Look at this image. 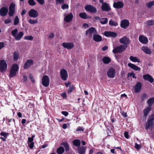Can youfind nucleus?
<instances>
[{
  "mask_svg": "<svg viewBox=\"0 0 154 154\" xmlns=\"http://www.w3.org/2000/svg\"><path fill=\"white\" fill-rule=\"evenodd\" d=\"M19 23V20L18 17L16 16L14 18V25H17Z\"/></svg>",
  "mask_w": 154,
  "mask_h": 154,
  "instance_id": "ea45409f",
  "label": "nucleus"
},
{
  "mask_svg": "<svg viewBox=\"0 0 154 154\" xmlns=\"http://www.w3.org/2000/svg\"><path fill=\"white\" fill-rule=\"evenodd\" d=\"M64 2V0H56L57 4L63 3Z\"/></svg>",
  "mask_w": 154,
  "mask_h": 154,
  "instance_id": "13d9d810",
  "label": "nucleus"
},
{
  "mask_svg": "<svg viewBox=\"0 0 154 154\" xmlns=\"http://www.w3.org/2000/svg\"><path fill=\"white\" fill-rule=\"evenodd\" d=\"M60 74L62 80L64 81H66L67 80L68 77V74L66 69H63L61 70Z\"/></svg>",
  "mask_w": 154,
  "mask_h": 154,
  "instance_id": "39448f33",
  "label": "nucleus"
},
{
  "mask_svg": "<svg viewBox=\"0 0 154 154\" xmlns=\"http://www.w3.org/2000/svg\"><path fill=\"white\" fill-rule=\"evenodd\" d=\"M143 78L145 80L151 83L153 82L154 81L153 78L149 74L143 75Z\"/></svg>",
  "mask_w": 154,
  "mask_h": 154,
  "instance_id": "4468645a",
  "label": "nucleus"
},
{
  "mask_svg": "<svg viewBox=\"0 0 154 154\" xmlns=\"http://www.w3.org/2000/svg\"><path fill=\"white\" fill-rule=\"evenodd\" d=\"M126 47V46L121 45L114 48L112 51L115 54L120 53L125 51Z\"/></svg>",
  "mask_w": 154,
  "mask_h": 154,
  "instance_id": "f03ea898",
  "label": "nucleus"
},
{
  "mask_svg": "<svg viewBox=\"0 0 154 154\" xmlns=\"http://www.w3.org/2000/svg\"><path fill=\"white\" fill-rule=\"evenodd\" d=\"M64 15L65 16L64 17V20L66 23H69L71 22L73 17V15L72 13H70L66 15H65V14Z\"/></svg>",
  "mask_w": 154,
  "mask_h": 154,
  "instance_id": "9b49d317",
  "label": "nucleus"
},
{
  "mask_svg": "<svg viewBox=\"0 0 154 154\" xmlns=\"http://www.w3.org/2000/svg\"><path fill=\"white\" fill-rule=\"evenodd\" d=\"M84 129L81 128V127H79L78 128L76 129V131H84Z\"/></svg>",
  "mask_w": 154,
  "mask_h": 154,
  "instance_id": "0e129e2a",
  "label": "nucleus"
},
{
  "mask_svg": "<svg viewBox=\"0 0 154 154\" xmlns=\"http://www.w3.org/2000/svg\"><path fill=\"white\" fill-rule=\"evenodd\" d=\"M119 42L122 44L127 45L130 43V40L129 38L124 36L120 39Z\"/></svg>",
  "mask_w": 154,
  "mask_h": 154,
  "instance_id": "a211bd4d",
  "label": "nucleus"
},
{
  "mask_svg": "<svg viewBox=\"0 0 154 154\" xmlns=\"http://www.w3.org/2000/svg\"><path fill=\"white\" fill-rule=\"evenodd\" d=\"M153 126V122H152L148 120L145 126V129L148 130L149 129L152 128Z\"/></svg>",
  "mask_w": 154,
  "mask_h": 154,
  "instance_id": "a878e982",
  "label": "nucleus"
},
{
  "mask_svg": "<svg viewBox=\"0 0 154 154\" xmlns=\"http://www.w3.org/2000/svg\"><path fill=\"white\" fill-rule=\"evenodd\" d=\"M79 16L80 17L84 19L89 18V16L85 12L80 13L79 14Z\"/></svg>",
  "mask_w": 154,
  "mask_h": 154,
  "instance_id": "2f4dec72",
  "label": "nucleus"
},
{
  "mask_svg": "<svg viewBox=\"0 0 154 154\" xmlns=\"http://www.w3.org/2000/svg\"><path fill=\"white\" fill-rule=\"evenodd\" d=\"M0 134L1 135L3 136L4 137L6 138L8 136L9 134L5 132H2Z\"/></svg>",
  "mask_w": 154,
  "mask_h": 154,
  "instance_id": "49530a36",
  "label": "nucleus"
},
{
  "mask_svg": "<svg viewBox=\"0 0 154 154\" xmlns=\"http://www.w3.org/2000/svg\"><path fill=\"white\" fill-rule=\"evenodd\" d=\"M74 88L73 85H70L69 87V89L68 90V92L70 93L74 90Z\"/></svg>",
  "mask_w": 154,
  "mask_h": 154,
  "instance_id": "a18cd8bd",
  "label": "nucleus"
},
{
  "mask_svg": "<svg viewBox=\"0 0 154 154\" xmlns=\"http://www.w3.org/2000/svg\"><path fill=\"white\" fill-rule=\"evenodd\" d=\"M33 139L32 138L29 137L28 138V141H27L28 143L33 142Z\"/></svg>",
  "mask_w": 154,
  "mask_h": 154,
  "instance_id": "052dcab7",
  "label": "nucleus"
},
{
  "mask_svg": "<svg viewBox=\"0 0 154 154\" xmlns=\"http://www.w3.org/2000/svg\"><path fill=\"white\" fill-rule=\"evenodd\" d=\"M104 35L106 37H111L113 38L117 36V34L116 32L110 31H105Z\"/></svg>",
  "mask_w": 154,
  "mask_h": 154,
  "instance_id": "ddd939ff",
  "label": "nucleus"
},
{
  "mask_svg": "<svg viewBox=\"0 0 154 154\" xmlns=\"http://www.w3.org/2000/svg\"><path fill=\"white\" fill-rule=\"evenodd\" d=\"M113 7L117 9H120L122 8L124 6L123 2L121 1H118L114 2L113 5Z\"/></svg>",
  "mask_w": 154,
  "mask_h": 154,
  "instance_id": "dca6fc26",
  "label": "nucleus"
},
{
  "mask_svg": "<svg viewBox=\"0 0 154 154\" xmlns=\"http://www.w3.org/2000/svg\"><path fill=\"white\" fill-rule=\"evenodd\" d=\"M50 79L47 75H44L42 79V84L45 87H47L49 85Z\"/></svg>",
  "mask_w": 154,
  "mask_h": 154,
  "instance_id": "7ed1b4c3",
  "label": "nucleus"
},
{
  "mask_svg": "<svg viewBox=\"0 0 154 154\" xmlns=\"http://www.w3.org/2000/svg\"><path fill=\"white\" fill-rule=\"evenodd\" d=\"M97 33V32L95 28L93 27H91L86 31L85 34L89 35L90 37H91L93 35H94Z\"/></svg>",
  "mask_w": 154,
  "mask_h": 154,
  "instance_id": "0eeeda50",
  "label": "nucleus"
},
{
  "mask_svg": "<svg viewBox=\"0 0 154 154\" xmlns=\"http://www.w3.org/2000/svg\"><path fill=\"white\" fill-rule=\"evenodd\" d=\"M18 29H15L14 30H12L11 32V34L14 37L17 35V34L18 32Z\"/></svg>",
  "mask_w": 154,
  "mask_h": 154,
  "instance_id": "79ce46f5",
  "label": "nucleus"
},
{
  "mask_svg": "<svg viewBox=\"0 0 154 154\" xmlns=\"http://www.w3.org/2000/svg\"><path fill=\"white\" fill-rule=\"evenodd\" d=\"M19 57V54L16 52H15L14 54L13 58L14 60L17 61Z\"/></svg>",
  "mask_w": 154,
  "mask_h": 154,
  "instance_id": "37998d69",
  "label": "nucleus"
},
{
  "mask_svg": "<svg viewBox=\"0 0 154 154\" xmlns=\"http://www.w3.org/2000/svg\"><path fill=\"white\" fill-rule=\"evenodd\" d=\"M86 147L84 146H82L78 147V153L80 154H84L85 152Z\"/></svg>",
  "mask_w": 154,
  "mask_h": 154,
  "instance_id": "bb28decb",
  "label": "nucleus"
},
{
  "mask_svg": "<svg viewBox=\"0 0 154 154\" xmlns=\"http://www.w3.org/2000/svg\"><path fill=\"white\" fill-rule=\"evenodd\" d=\"M28 146L30 149H32L33 148L34 145V142H31L28 143Z\"/></svg>",
  "mask_w": 154,
  "mask_h": 154,
  "instance_id": "603ef678",
  "label": "nucleus"
},
{
  "mask_svg": "<svg viewBox=\"0 0 154 154\" xmlns=\"http://www.w3.org/2000/svg\"><path fill=\"white\" fill-rule=\"evenodd\" d=\"M151 109L150 106H148L146 109H144V115L146 118L148 115V114L149 112L151 110Z\"/></svg>",
  "mask_w": 154,
  "mask_h": 154,
  "instance_id": "cd10ccee",
  "label": "nucleus"
},
{
  "mask_svg": "<svg viewBox=\"0 0 154 154\" xmlns=\"http://www.w3.org/2000/svg\"><path fill=\"white\" fill-rule=\"evenodd\" d=\"M23 35V32H20L17 35H16L14 37V38L16 40H20L22 37Z\"/></svg>",
  "mask_w": 154,
  "mask_h": 154,
  "instance_id": "c85d7f7f",
  "label": "nucleus"
},
{
  "mask_svg": "<svg viewBox=\"0 0 154 154\" xmlns=\"http://www.w3.org/2000/svg\"><path fill=\"white\" fill-rule=\"evenodd\" d=\"M18 69L19 66L17 64H13L11 67L9 76V78H12L16 76L17 72L18 71Z\"/></svg>",
  "mask_w": 154,
  "mask_h": 154,
  "instance_id": "f257e3e1",
  "label": "nucleus"
},
{
  "mask_svg": "<svg viewBox=\"0 0 154 154\" xmlns=\"http://www.w3.org/2000/svg\"><path fill=\"white\" fill-rule=\"evenodd\" d=\"M15 5L12 3L10 5L8 13V15L10 16H13L14 14L15 11Z\"/></svg>",
  "mask_w": 154,
  "mask_h": 154,
  "instance_id": "9d476101",
  "label": "nucleus"
},
{
  "mask_svg": "<svg viewBox=\"0 0 154 154\" xmlns=\"http://www.w3.org/2000/svg\"><path fill=\"white\" fill-rule=\"evenodd\" d=\"M7 64L5 60L0 61V71L2 72H5L7 69Z\"/></svg>",
  "mask_w": 154,
  "mask_h": 154,
  "instance_id": "20e7f679",
  "label": "nucleus"
},
{
  "mask_svg": "<svg viewBox=\"0 0 154 154\" xmlns=\"http://www.w3.org/2000/svg\"><path fill=\"white\" fill-rule=\"evenodd\" d=\"M28 22L31 24H33L38 23V21L37 19L32 20L30 19L29 20Z\"/></svg>",
  "mask_w": 154,
  "mask_h": 154,
  "instance_id": "4c0bfd02",
  "label": "nucleus"
},
{
  "mask_svg": "<svg viewBox=\"0 0 154 154\" xmlns=\"http://www.w3.org/2000/svg\"><path fill=\"white\" fill-rule=\"evenodd\" d=\"M62 46L68 49H70L73 47L74 45L72 42H64L63 43Z\"/></svg>",
  "mask_w": 154,
  "mask_h": 154,
  "instance_id": "f8f14e48",
  "label": "nucleus"
},
{
  "mask_svg": "<svg viewBox=\"0 0 154 154\" xmlns=\"http://www.w3.org/2000/svg\"><path fill=\"white\" fill-rule=\"evenodd\" d=\"M61 113L62 114L64 115L65 116H67L68 115V113L66 111H62Z\"/></svg>",
  "mask_w": 154,
  "mask_h": 154,
  "instance_id": "bf43d9fd",
  "label": "nucleus"
},
{
  "mask_svg": "<svg viewBox=\"0 0 154 154\" xmlns=\"http://www.w3.org/2000/svg\"><path fill=\"white\" fill-rule=\"evenodd\" d=\"M128 66L135 71H140V68L131 63H128Z\"/></svg>",
  "mask_w": 154,
  "mask_h": 154,
  "instance_id": "393cba45",
  "label": "nucleus"
},
{
  "mask_svg": "<svg viewBox=\"0 0 154 154\" xmlns=\"http://www.w3.org/2000/svg\"><path fill=\"white\" fill-rule=\"evenodd\" d=\"M130 60L133 62H137L138 63L140 62V60L137 57H134L132 56H131L129 57Z\"/></svg>",
  "mask_w": 154,
  "mask_h": 154,
  "instance_id": "7c9ffc66",
  "label": "nucleus"
},
{
  "mask_svg": "<svg viewBox=\"0 0 154 154\" xmlns=\"http://www.w3.org/2000/svg\"><path fill=\"white\" fill-rule=\"evenodd\" d=\"M24 39L29 40H32L33 39V37L31 35H29L25 37Z\"/></svg>",
  "mask_w": 154,
  "mask_h": 154,
  "instance_id": "3c124183",
  "label": "nucleus"
},
{
  "mask_svg": "<svg viewBox=\"0 0 154 154\" xmlns=\"http://www.w3.org/2000/svg\"><path fill=\"white\" fill-rule=\"evenodd\" d=\"M61 8L63 10L68 9L69 8V5L66 4H64L61 6Z\"/></svg>",
  "mask_w": 154,
  "mask_h": 154,
  "instance_id": "09e8293b",
  "label": "nucleus"
},
{
  "mask_svg": "<svg viewBox=\"0 0 154 154\" xmlns=\"http://www.w3.org/2000/svg\"><path fill=\"white\" fill-rule=\"evenodd\" d=\"M29 77L30 79L31 80V81L33 83L35 82V80L34 79V78L32 76V75L31 74H30L29 75Z\"/></svg>",
  "mask_w": 154,
  "mask_h": 154,
  "instance_id": "4d7b16f0",
  "label": "nucleus"
},
{
  "mask_svg": "<svg viewBox=\"0 0 154 154\" xmlns=\"http://www.w3.org/2000/svg\"><path fill=\"white\" fill-rule=\"evenodd\" d=\"M27 78L26 76L24 75L23 76V82L27 81Z\"/></svg>",
  "mask_w": 154,
  "mask_h": 154,
  "instance_id": "774afa93",
  "label": "nucleus"
},
{
  "mask_svg": "<svg viewBox=\"0 0 154 154\" xmlns=\"http://www.w3.org/2000/svg\"><path fill=\"white\" fill-rule=\"evenodd\" d=\"M28 3L31 6H34L36 4V2L34 0H28Z\"/></svg>",
  "mask_w": 154,
  "mask_h": 154,
  "instance_id": "a19ab883",
  "label": "nucleus"
},
{
  "mask_svg": "<svg viewBox=\"0 0 154 154\" xmlns=\"http://www.w3.org/2000/svg\"><path fill=\"white\" fill-rule=\"evenodd\" d=\"M4 47V43L2 42H0V50Z\"/></svg>",
  "mask_w": 154,
  "mask_h": 154,
  "instance_id": "338daca9",
  "label": "nucleus"
},
{
  "mask_svg": "<svg viewBox=\"0 0 154 154\" xmlns=\"http://www.w3.org/2000/svg\"><path fill=\"white\" fill-rule=\"evenodd\" d=\"M142 84L139 82H137L135 87V92H139L141 89Z\"/></svg>",
  "mask_w": 154,
  "mask_h": 154,
  "instance_id": "b1692460",
  "label": "nucleus"
},
{
  "mask_svg": "<svg viewBox=\"0 0 154 154\" xmlns=\"http://www.w3.org/2000/svg\"><path fill=\"white\" fill-rule=\"evenodd\" d=\"M85 10L87 11L92 13H95L97 12V9L95 7L91 5H87L85 7Z\"/></svg>",
  "mask_w": 154,
  "mask_h": 154,
  "instance_id": "423d86ee",
  "label": "nucleus"
},
{
  "mask_svg": "<svg viewBox=\"0 0 154 154\" xmlns=\"http://www.w3.org/2000/svg\"><path fill=\"white\" fill-rule=\"evenodd\" d=\"M93 40L96 42H98L102 40V38L101 36L98 34L94 35H93Z\"/></svg>",
  "mask_w": 154,
  "mask_h": 154,
  "instance_id": "4be33fe9",
  "label": "nucleus"
},
{
  "mask_svg": "<svg viewBox=\"0 0 154 154\" xmlns=\"http://www.w3.org/2000/svg\"><path fill=\"white\" fill-rule=\"evenodd\" d=\"M154 5V1L150 2L149 3L146 4L147 6L149 8H151Z\"/></svg>",
  "mask_w": 154,
  "mask_h": 154,
  "instance_id": "c03bdc74",
  "label": "nucleus"
},
{
  "mask_svg": "<svg viewBox=\"0 0 154 154\" xmlns=\"http://www.w3.org/2000/svg\"><path fill=\"white\" fill-rule=\"evenodd\" d=\"M101 8L103 11H108L110 10L111 8L108 4L106 3H104L102 6Z\"/></svg>",
  "mask_w": 154,
  "mask_h": 154,
  "instance_id": "412c9836",
  "label": "nucleus"
},
{
  "mask_svg": "<svg viewBox=\"0 0 154 154\" xmlns=\"http://www.w3.org/2000/svg\"><path fill=\"white\" fill-rule=\"evenodd\" d=\"M154 120V114L151 115L149 117V119L148 120L153 122Z\"/></svg>",
  "mask_w": 154,
  "mask_h": 154,
  "instance_id": "de8ad7c7",
  "label": "nucleus"
},
{
  "mask_svg": "<svg viewBox=\"0 0 154 154\" xmlns=\"http://www.w3.org/2000/svg\"><path fill=\"white\" fill-rule=\"evenodd\" d=\"M124 134L125 137L126 138H127V139L128 138L129 135H128V132H125L124 133Z\"/></svg>",
  "mask_w": 154,
  "mask_h": 154,
  "instance_id": "680f3d73",
  "label": "nucleus"
},
{
  "mask_svg": "<svg viewBox=\"0 0 154 154\" xmlns=\"http://www.w3.org/2000/svg\"><path fill=\"white\" fill-rule=\"evenodd\" d=\"M139 41L143 44H146L148 42L147 38L143 35H140L139 37Z\"/></svg>",
  "mask_w": 154,
  "mask_h": 154,
  "instance_id": "6ab92c4d",
  "label": "nucleus"
},
{
  "mask_svg": "<svg viewBox=\"0 0 154 154\" xmlns=\"http://www.w3.org/2000/svg\"><path fill=\"white\" fill-rule=\"evenodd\" d=\"M29 16L31 17L36 18L38 16V11L34 9H31L28 12Z\"/></svg>",
  "mask_w": 154,
  "mask_h": 154,
  "instance_id": "6e6552de",
  "label": "nucleus"
},
{
  "mask_svg": "<svg viewBox=\"0 0 154 154\" xmlns=\"http://www.w3.org/2000/svg\"><path fill=\"white\" fill-rule=\"evenodd\" d=\"M102 61L105 64H108L111 61L110 58L107 57H105L102 59Z\"/></svg>",
  "mask_w": 154,
  "mask_h": 154,
  "instance_id": "c756f323",
  "label": "nucleus"
},
{
  "mask_svg": "<svg viewBox=\"0 0 154 154\" xmlns=\"http://www.w3.org/2000/svg\"><path fill=\"white\" fill-rule=\"evenodd\" d=\"M129 25V21L127 20H123L121 23V27L122 28H126Z\"/></svg>",
  "mask_w": 154,
  "mask_h": 154,
  "instance_id": "aec40b11",
  "label": "nucleus"
},
{
  "mask_svg": "<svg viewBox=\"0 0 154 154\" xmlns=\"http://www.w3.org/2000/svg\"><path fill=\"white\" fill-rule=\"evenodd\" d=\"M141 49L147 54H151L152 53L151 50L147 47L143 46L141 48Z\"/></svg>",
  "mask_w": 154,
  "mask_h": 154,
  "instance_id": "5701e85b",
  "label": "nucleus"
},
{
  "mask_svg": "<svg viewBox=\"0 0 154 154\" xmlns=\"http://www.w3.org/2000/svg\"><path fill=\"white\" fill-rule=\"evenodd\" d=\"M109 24L111 26H116L118 25V23L112 20H110L109 21Z\"/></svg>",
  "mask_w": 154,
  "mask_h": 154,
  "instance_id": "f704fd0d",
  "label": "nucleus"
},
{
  "mask_svg": "<svg viewBox=\"0 0 154 154\" xmlns=\"http://www.w3.org/2000/svg\"><path fill=\"white\" fill-rule=\"evenodd\" d=\"M147 25L149 26H151L154 24V20H149L147 21Z\"/></svg>",
  "mask_w": 154,
  "mask_h": 154,
  "instance_id": "8fccbe9b",
  "label": "nucleus"
},
{
  "mask_svg": "<svg viewBox=\"0 0 154 154\" xmlns=\"http://www.w3.org/2000/svg\"><path fill=\"white\" fill-rule=\"evenodd\" d=\"M8 12V8L3 7L0 9V15L2 16H5L7 14Z\"/></svg>",
  "mask_w": 154,
  "mask_h": 154,
  "instance_id": "f3484780",
  "label": "nucleus"
},
{
  "mask_svg": "<svg viewBox=\"0 0 154 154\" xmlns=\"http://www.w3.org/2000/svg\"><path fill=\"white\" fill-rule=\"evenodd\" d=\"M26 13V11L25 9L23 10L21 12V15L22 16L25 14Z\"/></svg>",
  "mask_w": 154,
  "mask_h": 154,
  "instance_id": "e2e57ef3",
  "label": "nucleus"
},
{
  "mask_svg": "<svg viewBox=\"0 0 154 154\" xmlns=\"http://www.w3.org/2000/svg\"><path fill=\"white\" fill-rule=\"evenodd\" d=\"M108 22V19L106 18H103L101 19L100 21L101 23L102 24H106Z\"/></svg>",
  "mask_w": 154,
  "mask_h": 154,
  "instance_id": "58836bf2",
  "label": "nucleus"
},
{
  "mask_svg": "<svg viewBox=\"0 0 154 154\" xmlns=\"http://www.w3.org/2000/svg\"><path fill=\"white\" fill-rule=\"evenodd\" d=\"M154 103V98L152 97L149 98L148 101V106H150L151 108V106L153 103Z\"/></svg>",
  "mask_w": 154,
  "mask_h": 154,
  "instance_id": "72a5a7b5",
  "label": "nucleus"
},
{
  "mask_svg": "<svg viewBox=\"0 0 154 154\" xmlns=\"http://www.w3.org/2000/svg\"><path fill=\"white\" fill-rule=\"evenodd\" d=\"M64 151V149L62 146H60L57 149V152L58 154H62Z\"/></svg>",
  "mask_w": 154,
  "mask_h": 154,
  "instance_id": "473e14b6",
  "label": "nucleus"
},
{
  "mask_svg": "<svg viewBox=\"0 0 154 154\" xmlns=\"http://www.w3.org/2000/svg\"><path fill=\"white\" fill-rule=\"evenodd\" d=\"M36 1L41 5H43L45 3L44 0H36Z\"/></svg>",
  "mask_w": 154,
  "mask_h": 154,
  "instance_id": "864d4df0",
  "label": "nucleus"
},
{
  "mask_svg": "<svg viewBox=\"0 0 154 154\" xmlns=\"http://www.w3.org/2000/svg\"><path fill=\"white\" fill-rule=\"evenodd\" d=\"M146 97V94H143L142 95V96H141V98L142 100H143Z\"/></svg>",
  "mask_w": 154,
  "mask_h": 154,
  "instance_id": "69168bd1",
  "label": "nucleus"
},
{
  "mask_svg": "<svg viewBox=\"0 0 154 154\" xmlns=\"http://www.w3.org/2000/svg\"><path fill=\"white\" fill-rule=\"evenodd\" d=\"M73 144L76 146H79L80 145V142L79 140H75L73 142Z\"/></svg>",
  "mask_w": 154,
  "mask_h": 154,
  "instance_id": "e433bc0d",
  "label": "nucleus"
},
{
  "mask_svg": "<svg viewBox=\"0 0 154 154\" xmlns=\"http://www.w3.org/2000/svg\"><path fill=\"white\" fill-rule=\"evenodd\" d=\"M33 61L31 60H28L25 63L23 68L25 69H28L32 65Z\"/></svg>",
  "mask_w": 154,
  "mask_h": 154,
  "instance_id": "2eb2a0df",
  "label": "nucleus"
},
{
  "mask_svg": "<svg viewBox=\"0 0 154 154\" xmlns=\"http://www.w3.org/2000/svg\"><path fill=\"white\" fill-rule=\"evenodd\" d=\"M135 147L136 149H139L141 148V146L140 145L138 144L137 143H135Z\"/></svg>",
  "mask_w": 154,
  "mask_h": 154,
  "instance_id": "6e6d98bb",
  "label": "nucleus"
},
{
  "mask_svg": "<svg viewBox=\"0 0 154 154\" xmlns=\"http://www.w3.org/2000/svg\"><path fill=\"white\" fill-rule=\"evenodd\" d=\"M61 145H63L65 147L66 151H68L69 149V146L68 144L66 142L62 143Z\"/></svg>",
  "mask_w": 154,
  "mask_h": 154,
  "instance_id": "c9c22d12",
  "label": "nucleus"
},
{
  "mask_svg": "<svg viewBox=\"0 0 154 154\" xmlns=\"http://www.w3.org/2000/svg\"><path fill=\"white\" fill-rule=\"evenodd\" d=\"M11 21V19H8L5 20V23L6 24H8L10 23Z\"/></svg>",
  "mask_w": 154,
  "mask_h": 154,
  "instance_id": "5fc2aeb1",
  "label": "nucleus"
},
{
  "mask_svg": "<svg viewBox=\"0 0 154 154\" xmlns=\"http://www.w3.org/2000/svg\"><path fill=\"white\" fill-rule=\"evenodd\" d=\"M107 76L110 78H113L115 77L116 75L115 69L112 68H110L107 72Z\"/></svg>",
  "mask_w": 154,
  "mask_h": 154,
  "instance_id": "1a4fd4ad",
  "label": "nucleus"
}]
</instances>
